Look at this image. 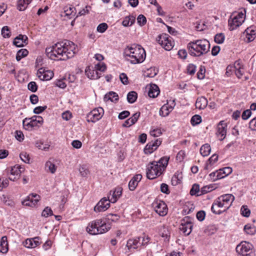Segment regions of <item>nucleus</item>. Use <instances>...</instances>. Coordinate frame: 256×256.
<instances>
[{"mask_svg":"<svg viewBox=\"0 0 256 256\" xmlns=\"http://www.w3.org/2000/svg\"><path fill=\"white\" fill-rule=\"evenodd\" d=\"M74 44L69 40L57 42L46 49L48 58L52 60H66L72 58L76 54Z\"/></svg>","mask_w":256,"mask_h":256,"instance_id":"nucleus-1","label":"nucleus"},{"mask_svg":"<svg viewBox=\"0 0 256 256\" xmlns=\"http://www.w3.org/2000/svg\"><path fill=\"white\" fill-rule=\"evenodd\" d=\"M123 56L126 60L132 64H136L144 60L146 54L145 50L140 45L132 44L124 48Z\"/></svg>","mask_w":256,"mask_h":256,"instance_id":"nucleus-2","label":"nucleus"},{"mask_svg":"<svg viewBox=\"0 0 256 256\" xmlns=\"http://www.w3.org/2000/svg\"><path fill=\"white\" fill-rule=\"evenodd\" d=\"M169 158L164 156L158 161L150 162L147 166L146 176L150 180H153L160 176L166 168Z\"/></svg>","mask_w":256,"mask_h":256,"instance_id":"nucleus-3","label":"nucleus"},{"mask_svg":"<svg viewBox=\"0 0 256 256\" xmlns=\"http://www.w3.org/2000/svg\"><path fill=\"white\" fill-rule=\"evenodd\" d=\"M110 228V225L106 224L102 219H97L88 224L86 231L90 234L96 235L105 233Z\"/></svg>","mask_w":256,"mask_h":256,"instance_id":"nucleus-4","label":"nucleus"},{"mask_svg":"<svg viewBox=\"0 0 256 256\" xmlns=\"http://www.w3.org/2000/svg\"><path fill=\"white\" fill-rule=\"evenodd\" d=\"M245 13L246 10H244V12H240L236 15L231 16L228 21V29L230 30H233L242 24L245 20Z\"/></svg>","mask_w":256,"mask_h":256,"instance_id":"nucleus-5","label":"nucleus"},{"mask_svg":"<svg viewBox=\"0 0 256 256\" xmlns=\"http://www.w3.org/2000/svg\"><path fill=\"white\" fill-rule=\"evenodd\" d=\"M253 246L246 241L241 242L236 247V251L240 256H251L253 252Z\"/></svg>","mask_w":256,"mask_h":256,"instance_id":"nucleus-6","label":"nucleus"},{"mask_svg":"<svg viewBox=\"0 0 256 256\" xmlns=\"http://www.w3.org/2000/svg\"><path fill=\"white\" fill-rule=\"evenodd\" d=\"M43 118L40 116H34L30 118H26L22 121L24 128L26 130H30L35 126H38V124L43 123Z\"/></svg>","mask_w":256,"mask_h":256,"instance_id":"nucleus-7","label":"nucleus"},{"mask_svg":"<svg viewBox=\"0 0 256 256\" xmlns=\"http://www.w3.org/2000/svg\"><path fill=\"white\" fill-rule=\"evenodd\" d=\"M156 41L166 50H170L174 46L170 36L166 34L159 35L156 38Z\"/></svg>","mask_w":256,"mask_h":256,"instance_id":"nucleus-8","label":"nucleus"},{"mask_svg":"<svg viewBox=\"0 0 256 256\" xmlns=\"http://www.w3.org/2000/svg\"><path fill=\"white\" fill-rule=\"evenodd\" d=\"M224 195H222L214 200L212 204L211 210L216 214H220L224 212Z\"/></svg>","mask_w":256,"mask_h":256,"instance_id":"nucleus-9","label":"nucleus"},{"mask_svg":"<svg viewBox=\"0 0 256 256\" xmlns=\"http://www.w3.org/2000/svg\"><path fill=\"white\" fill-rule=\"evenodd\" d=\"M104 114V109L99 107L92 110L87 116L88 122H95L100 120Z\"/></svg>","mask_w":256,"mask_h":256,"instance_id":"nucleus-10","label":"nucleus"},{"mask_svg":"<svg viewBox=\"0 0 256 256\" xmlns=\"http://www.w3.org/2000/svg\"><path fill=\"white\" fill-rule=\"evenodd\" d=\"M155 212L160 216H164L168 213V208L166 203L160 200H155L152 204Z\"/></svg>","mask_w":256,"mask_h":256,"instance_id":"nucleus-11","label":"nucleus"},{"mask_svg":"<svg viewBox=\"0 0 256 256\" xmlns=\"http://www.w3.org/2000/svg\"><path fill=\"white\" fill-rule=\"evenodd\" d=\"M192 224L188 216H186L181 221L180 226V230L186 236H188L192 232Z\"/></svg>","mask_w":256,"mask_h":256,"instance_id":"nucleus-12","label":"nucleus"},{"mask_svg":"<svg viewBox=\"0 0 256 256\" xmlns=\"http://www.w3.org/2000/svg\"><path fill=\"white\" fill-rule=\"evenodd\" d=\"M110 202L108 199H107L106 198H103L94 207V211L96 212L106 211L110 208Z\"/></svg>","mask_w":256,"mask_h":256,"instance_id":"nucleus-13","label":"nucleus"},{"mask_svg":"<svg viewBox=\"0 0 256 256\" xmlns=\"http://www.w3.org/2000/svg\"><path fill=\"white\" fill-rule=\"evenodd\" d=\"M197 46L198 50L200 52L202 53V55L206 54L210 48V44L209 42L206 39L194 40Z\"/></svg>","mask_w":256,"mask_h":256,"instance_id":"nucleus-14","label":"nucleus"},{"mask_svg":"<svg viewBox=\"0 0 256 256\" xmlns=\"http://www.w3.org/2000/svg\"><path fill=\"white\" fill-rule=\"evenodd\" d=\"M40 200V196L36 194H31L22 202L24 206H34Z\"/></svg>","mask_w":256,"mask_h":256,"instance_id":"nucleus-15","label":"nucleus"},{"mask_svg":"<svg viewBox=\"0 0 256 256\" xmlns=\"http://www.w3.org/2000/svg\"><path fill=\"white\" fill-rule=\"evenodd\" d=\"M245 36L244 40L246 42H250L253 41L256 36V32L255 28L250 26L248 28L243 34Z\"/></svg>","mask_w":256,"mask_h":256,"instance_id":"nucleus-16","label":"nucleus"},{"mask_svg":"<svg viewBox=\"0 0 256 256\" xmlns=\"http://www.w3.org/2000/svg\"><path fill=\"white\" fill-rule=\"evenodd\" d=\"M188 54L192 56H200L202 55V52L198 50L197 46L194 40L190 42L187 45Z\"/></svg>","mask_w":256,"mask_h":256,"instance_id":"nucleus-17","label":"nucleus"},{"mask_svg":"<svg viewBox=\"0 0 256 256\" xmlns=\"http://www.w3.org/2000/svg\"><path fill=\"white\" fill-rule=\"evenodd\" d=\"M122 188L120 187L116 188L114 190H111L110 192V195L111 197L108 196V199L112 203L116 202L118 199L121 196L122 194Z\"/></svg>","mask_w":256,"mask_h":256,"instance_id":"nucleus-18","label":"nucleus"},{"mask_svg":"<svg viewBox=\"0 0 256 256\" xmlns=\"http://www.w3.org/2000/svg\"><path fill=\"white\" fill-rule=\"evenodd\" d=\"M14 44L17 47H23L28 43V38L26 35L20 34L13 42Z\"/></svg>","mask_w":256,"mask_h":256,"instance_id":"nucleus-19","label":"nucleus"},{"mask_svg":"<svg viewBox=\"0 0 256 256\" xmlns=\"http://www.w3.org/2000/svg\"><path fill=\"white\" fill-rule=\"evenodd\" d=\"M216 138L222 141L224 139V120L220 121L216 128Z\"/></svg>","mask_w":256,"mask_h":256,"instance_id":"nucleus-20","label":"nucleus"},{"mask_svg":"<svg viewBox=\"0 0 256 256\" xmlns=\"http://www.w3.org/2000/svg\"><path fill=\"white\" fill-rule=\"evenodd\" d=\"M146 88L148 89V96L150 98H156L160 94L159 88L156 84H150Z\"/></svg>","mask_w":256,"mask_h":256,"instance_id":"nucleus-21","label":"nucleus"},{"mask_svg":"<svg viewBox=\"0 0 256 256\" xmlns=\"http://www.w3.org/2000/svg\"><path fill=\"white\" fill-rule=\"evenodd\" d=\"M38 77L44 80H50L54 76L52 72L50 70L44 71L42 68H40L38 72Z\"/></svg>","mask_w":256,"mask_h":256,"instance_id":"nucleus-22","label":"nucleus"},{"mask_svg":"<svg viewBox=\"0 0 256 256\" xmlns=\"http://www.w3.org/2000/svg\"><path fill=\"white\" fill-rule=\"evenodd\" d=\"M142 176L140 174H136L128 183V188L130 190H134L138 184V182L141 180Z\"/></svg>","mask_w":256,"mask_h":256,"instance_id":"nucleus-23","label":"nucleus"},{"mask_svg":"<svg viewBox=\"0 0 256 256\" xmlns=\"http://www.w3.org/2000/svg\"><path fill=\"white\" fill-rule=\"evenodd\" d=\"M38 237L27 239L24 243V246L28 248H34L40 244V242L38 241Z\"/></svg>","mask_w":256,"mask_h":256,"instance_id":"nucleus-24","label":"nucleus"},{"mask_svg":"<svg viewBox=\"0 0 256 256\" xmlns=\"http://www.w3.org/2000/svg\"><path fill=\"white\" fill-rule=\"evenodd\" d=\"M235 74L237 78H240L244 73V69L243 65H242L240 62L236 61L235 62Z\"/></svg>","mask_w":256,"mask_h":256,"instance_id":"nucleus-25","label":"nucleus"},{"mask_svg":"<svg viewBox=\"0 0 256 256\" xmlns=\"http://www.w3.org/2000/svg\"><path fill=\"white\" fill-rule=\"evenodd\" d=\"M208 105V100L204 96H200L197 98L196 102V108L200 110L204 109Z\"/></svg>","mask_w":256,"mask_h":256,"instance_id":"nucleus-26","label":"nucleus"},{"mask_svg":"<svg viewBox=\"0 0 256 256\" xmlns=\"http://www.w3.org/2000/svg\"><path fill=\"white\" fill-rule=\"evenodd\" d=\"M182 178V172L177 171L172 178V184L173 186H176L181 183Z\"/></svg>","mask_w":256,"mask_h":256,"instance_id":"nucleus-27","label":"nucleus"},{"mask_svg":"<svg viewBox=\"0 0 256 256\" xmlns=\"http://www.w3.org/2000/svg\"><path fill=\"white\" fill-rule=\"evenodd\" d=\"M8 249L7 238L6 236H4L2 238L0 242V252L6 254L8 252Z\"/></svg>","mask_w":256,"mask_h":256,"instance_id":"nucleus-28","label":"nucleus"},{"mask_svg":"<svg viewBox=\"0 0 256 256\" xmlns=\"http://www.w3.org/2000/svg\"><path fill=\"white\" fill-rule=\"evenodd\" d=\"M118 100V94L114 92H110L107 93L104 96V100L107 102L108 100H110L112 102H116Z\"/></svg>","mask_w":256,"mask_h":256,"instance_id":"nucleus-29","label":"nucleus"},{"mask_svg":"<svg viewBox=\"0 0 256 256\" xmlns=\"http://www.w3.org/2000/svg\"><path fill=\"white\" fill-rule=\"evenodd\" d=\"M85 72L88 77L90 79L96 80L100 78L98 72L96 70H91L90 67H87L86 68Z\"/></svg>","mask_w":256,"mask_h":256,"instance_id":"nucleus-30","label":"nucleus"},{"mask_svg":"<svg viewBox=\"0 0 256 256\" xmlns=\"http://www.w3.org/2000/svg\"><path fill=\"white\" fill-rule=\"evenodd\" d=\"M140 238V237H137L136 238L128 240L127 242L126 247L129 250L132 248H136L138 247L137 245L139 243Z\"/></svg>","mask_w":256,"mask_h":256,"instance_id":"nucleus-31","label":"nucleus"},{"mask_svg":"<svg viewBox=\"0 0 256 256\" xmlns=\"http://www.w3.org/2000/svg\"><path fill=\"white\" fill-rule=\"evenodd\" d=\"M24 168L20 166H14L11 168L10 173L12 174L16 175V178H20V174L24 171Z\"/></svg>","mask_w":256,"mask_h":256,"instance_id":"nucleus-32","label":"nucleus"},{"mask_svg":"<svg viewBox=\"0 0 256 256\" xmlns=\"http://www.w3.org/2000/svg\"><path fill=\"white\" fill-rule=\"evenodd\" d=\"M32 0H18L17 2V8L20 11L24 10L28 6L31 2Z\"/></svg>","mask_w":256,"mask_h":256,"instance_id":"nucleus-33","label":"nucleus"},{"mask_svg":"<svg viewBox=\"0 0 256 256\" xmlns=\"http://www.w3.org/2000/svg\"><path fill=\"white\" fill-rule=\"evenodd\" d=\"M172 106H168V104H164L160 110V115L162 116H166L168 115L170 112L172 110Z\"/></svg>","mask_w":256,"mask_h":256,"instance_id":"nucleus-34","label":"nucleus"},{"mask_svg":"<svg viewBox=\"0 0 256 256\" xmlns=\"http://www.w3.org/2000/svg\"><path fill=\"white\" fill-rule=\"evenodd\" d=\"M136 18L133 16H126L122 22L124 26H131L135 22Z\"/></svg>","mask_w":256,"mask_h":256,"instance_id":"nucleus-35","label":"nucleus"},{"mask_svg":"<svg viewBox=\"0 0 256 256\" xmlns=\"http://www.w3.org/2000/svg\"><path fill=\"white\" fill-rule=\"evenodd\" d=\"M211 150L210 146L208 144H206L202 146L200 148V153L203 156H208Z\"/></svg>","mask_w":256,"mask_h":256,"instance_id":"nucleus-36","label":"nucleus"},{"mask_svg":"<svg viewBox=\"0 0 256 256\" xmlns=\"http://www.w3.org/2000/svg\"><path fill=\"white\" fill-rule=\"evenodd\" d=\"M234 200V196L232 194H225V208L228 209Z\"/></svg>","mask_w":256,"mask_h":256,"instance_id":"nucleus-37","label":"nucleus"},{"mask_svg":"<svg viewBox=\"0 0 256 256\" xmlns=\"http://www.w3.org/2000/svg\"><path fill=\"white\" fill-rule=\"evenodd\" d=\"M158 70L156 68H150L144 72V76L148 78H154L158 74Z\"/></svg>","mask_w":256,"mask_h":256,"instance_id":"nucleus-38","label":"nucleus"},{"mask_svg":"<svg viewBox=\"0 0 256 256\" xmlns=\"http://www.w3.org/2000/svg\"><path fill=\"white\" fill-rule=\"evenodd\" d=\"M200 190L198 184H194L192 185L190 194L191 196H200Z\"/></svg>","mask_w":256,"mask_h":256,"instance_id":"nucleus-39","label":"nucleus"},{"mask_svg":"<svg viewBox=\"0 0 256 256\" xmlns=\"http://www.w3.org/2000/svg\"><path fill=\"white\" fill-rule=\"evenodd\" d=\"M138 98V94L134 91H131L129 92L127 95L128 102L130 104L134 102Z\"/></svg>","mask_w":256,"mask_h":256,"instance_id":"nucleus-40","label":"nucleus"},{"mask_svg":"<svg viewBox=\"0 0 256 256\" xmlns=\"http://www.w3.org/2000/svg\"><path fill=\"white\" fill-rule=\"evenodd\" d=\"M244 230L246 234L250 235H253L256 232V228L250 224H246L244 226Z\"/></svg>","mask_w":256,"mask_h":256,"instance_id":"nucleus-41","label":"nucleus"},{"mask_svg":"<svg viewBox=\"0 0 256 256\" xmlns=\"http://www.w3.org/2000/svg\"><path fill=\"white\" fill-rule=\"evenodd\" d=\"M154 144L151 142H148L144 148V152L146 154H150L154 150H156V148L154 147Z\"/></svg>","mask_w":256,"mask_h":256,"instance_id":"nucleus-42","label":"nucleus"},{"mask_svg":"<svg viewBox=\"0 0 256 256\" xmlns=\"http://www.w3.org/2000/svg\"><path fill=\"white\" fill-rule=\"evenodd\" d=\"M28 54V52L26 49H21L19 50L16 55V60L20 61L22 58L26 56Z\"/></svg>","mask_w":256,"mask_h":256,"instance_id":"nucleus-43","label":"nucleus"},{"mask_svg":"<svg viewBox=\"0 0 256 256\" xmlns=\"http://www.w3.org/2000/svg\"><path fill=\"white\" fill-rule=\"evenodd\" d=\"M202 122V118L200 115L195 114L192 116L190 120V123L192 126H194Z\"/></svg>","mask_w":256,"mask_h":256,"instance_id":"nucleus-44","label":"nucleus"},{"mask_svg":"<svg viewBox=\"0 0 256 256\" xmlns=\"http://www.w3.org/2000/svg\"><path fill=\"white\" fill-rule=\"evenodd\" d=\"M46 167L48 168V170L52 173L54 174L56 170V166L54 164V162H52L50 160H48L46 163Z\"/></svg>","mask_w":256,"mask_h":256,"instance_id":"nucleus-45","label":"nucleus"},{"mask_svg":"<svg viewBox=\"0 0 256 256\" xmlns=\"http://www.w3.org/2000/svg\"><path fill=\"white\" fill-rule=\"evenodd\" d=\"M53 215V212L51 208L47 206L42 212V216L47 218L50 216Z\"/></svg>","mask_w":256,"mask_h":256,"instance_id":"nucleus-46","label":"nucleus"},{"mask_svg":"<svg viewBox=\"0 0 256 256\" xmlns=\"http://www.w3.org/2000/svg\"><path fill=\"white\" fill-rule=\"evenodd\" d=\"M20 159L25 163L29 164L30 162V158L29 154L26 152H22L20 154Z\"/></svg>","mask_w":256,"mask_h":256,"instance_id":"nucleus-47","label":"nucleus"},{"mask_svg":"<svg viewBox=\"0 0 256 256\" xmlns=\"http://www.w3.org/2000/svg\"><path fill=\"white\" fill-rule=\"evenodd\" d=\"M214 188L212 186H206L200 189V196L206 194L208 192H209L211 191H212L214 190Z\"/></svg>","mask_w":256,"mask_h":256,"instance_id":"nucleus-48","label":"nucleus"},{"mask_svg":"<svg viewBox=\"0 0 256 256\" xmlns=\"http://www.w3.org/2000/svg\"><path fill=\"white\" fill-rule=\"evenodd\" d=\"M120 218V216L117 214H109L107 215V218L108 220L112 222H116Z\"/></svg>","mask_w":256,"mask_h":256,"instance_id":"nucleus-49","label":"nucleus"},{"mask_svg":"<svg viewBox=\"0 0 256 256\" xmlns=\"http://www.w3.org/2000/svg\"><path fill=\"white\" fill-rule=\"evenodd\" d=\"M218 159V156L214 154H213L208 160L207 162L206 163V166H205V168H208V164H212L214 162H215Z\"/></svg>","mask_w":256,"mask_h":256,"instance_id":"nucleus-50","label":"nucleus"},{"mask_svg":"<svg viewBox=\"0 0 256 256\" xmlns=\"http://www.w3.org/2000/svg\"><path fill=\"white\" fill-rule=\"evenodd\" d=\"M2 34L4 38H9L10 36V32L9 28L7 26H4L2 28Z\"/></svg>","mask_w":256,"mask_h":256,"instance_id":"nucleus-51","label":"nucleus"},{"mask_svg":"<svg viewBox=\"0 0 256 256\" xmlns=\"http://www.w3.org/2000/svg\"><path fill=\"white\" fill-rule=\"evenodd\" d=\"M214 41L216 43L222 44L224 41V34L222 33L216 34L214 36Z\"/></svg>","mask_w":256,"mask_h":256,"instance_id":"nucleus-52","label":"nucleus"},{"mask_svg":"<svg viewBox=\"0 0 256 256\" xmlns=\"http://www.w3.org/2000/svg\"><path fill=\"white\" fill-rule=\"evenodd\" d=\"M108 28V26L106 23H102L98 25L97 31L100 33L104 32Z\"/></svg>","mask_w":256,"mask_h":256,"instance_id":"nucleus-53","label":"nucleus"},{"mask_svg":"<svg viewBox=\"0 0 256 256\" xmlns=\"http://www.w3.org/2000/svg\"><path fill=\"white\" fill-rule=\"evenodd\" d=\"M240 212L245 217L249 216L250 214V210L247 208L246 206H242L240 209Z\"/></svg>","mask_w":256,"mask_h":256,"instance_id":"nucleus-54","label":"nucleus"},{"mask_svg":"<svg viewBox=\"0 0 256 256\" xmlns=\"http://www.w3.org/2000/svg\"><path fill=\"white\" fill-rule=\"evenodd\" d=\"M137 22L140 26H144L146 22V18L144 15L140 14L138 16L137 18Z\"/></svg>","mask_w":256,"mask_h":256,"instance_id":"nucleus-55","label":"nucleus"},{"mask_svg":"<svg viewBox=\"0 0 256 256\" xmlns=\"http://www.w3.org/2000/svg\"><path fill=\"white\" fill-rule=\"evenodd\" d=\"M196 66L194 64H189L187 66L188 73L190 75L194 74L196 71Z\"/></svg>","mask_w":256,"mask_h":256,"instance_id":"nucleus-56","label":"nucleus"},{"mask_svg":"<svg viewBox=\"0 0 256 256\" xmlns=\"http://www.w3.org/2000/svg\"><path fill=\"white\" fill-rule=\"evenodd\" d=\"M28 89L32 92H36L38 90V86L36 82H31L28 86Z\"/></svg>","mask_w":256,"mask_h":256,"instance_id":"nucleus-57","label":"nucleus"},{"mask_svg":"<svg viewBox=\"0 0 256 256\" xmlns=\"http://www.w3.org/2000/svg\"><path fill=\"white\" fill-rule=\"evenodd\" d=\"M140 112H137L134 114L130 118V124L132 125L134 124L138 121V120L140 116Z\"/></svg>","mask_w":256,"mask_h":256,"instance_id":"nucleus-58","label":"nucleus"},{"mask_svg":"<svg viewBox=\"0 0 256 256\" xmlns=\"http://www.w3.org/2000/svg\"><path fill=\"white\" fill-rule=\"evenodd\" d=\"M95 69L97 72L98 70H99L103 72L106 70V66L104 63H99L96 66Z\"/></svg>","mask_w":256,"mask_h":256,"instance_id":"nucleus-59","label":"nucleus"},{"mask_svg":"<svg viewBox=\"0 0 256 256\" xmlns=\"http://www.w3.org/2000/svg\"><path fill=\"white\" fill-rule=\"evenodd\" d=\"M160 191L162 193L168 194L170 192L168 189V185L164 183H162V184H161Z\"/></svg>","mask_w":256,"mask_h":256,"instance_id":"nucleus-60","label":"nucleus"},{"mask_svg":"<svg viewBox=\"0 0 256 256\" xmlns=\"http://www.w3.org/2000/svg\"><path fill=\"white\" fill-rule=\"evenodd\" d=\"M205 216V212L203 210H200L196 214V218L200 222H202V220H204Z\"/></svg>","mask_w":256,"mask_h":256,"instance_id":"nucleus-61","label":"nucleus"},{"mask_svg":"<svg viewBox=\"0 0 256 256\" xmlns=\"http://www.w3.org/2000/svg\"><path fill=\"white\" fill-rule=\"evenodd\" d=\"M251 115L252 112L250 110H246L242 112V118L243 120H248Z\"/></svg>","mask_w":256,"mask_h":256,"instance_id":"nucleus-62","label":"nucleus"},{"mask_svg":"<svg viewBox=\"0 0 256 256\" xmlns=\"http://www.w3.org/2000/svg\"><path fill=\"white\" fill-rule=\"evenodd\" d=\"M185 152L184 150H180L176 155V160L179 162H182L185 157Z\"/></svg>","mask_w":256,"mask_h":256,"instance_id":"nucleus-63","label":"nucleus"},{"mask_svg":"<svg viewBox=\"0 0 256 256\" xmlns=\"http://www.w3.org/2000/svg\"><path fill=\"white\" fill-rule=\"evenodd\" d=\"M130 114V112L128 110H124L120 113L118 118L120 120H124L128 117Z\"/></svg>","mask_w":256,"mask_h":256,"instance_id":"nucleus-64","label":"nucleus"}]
</instances>
